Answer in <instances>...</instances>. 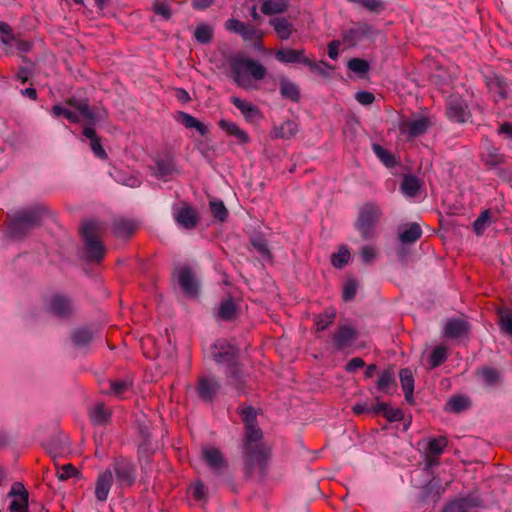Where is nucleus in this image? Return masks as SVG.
Segmentation results:
<instances>
[{
    "label": "nucleus",
    "instance_id": "obj_1",
    "mask_svg": "<svg viewBox=\"0 0 512 512\" xmlns=\"http://www.w3.org/2000/svg\"><path fill=\"white\" fill-rule=\"evenodd\" d=\"M65 103L69 107L76 109L82 115L84 120L82 135L90 140V147L94 155L101 160H106L108 154L102 147L101 139L94 128L96 123L103 119L102 115L90 107L87 98L81 99L76 96H71Z\"/></svg>",
    "mask_w": 512,
    "mask_h": 512
},
{
    "label": "nucleus",
    "instance_id": "obj_2",
    "mask_svg": "<svg viewBox=\"0 0 512 512\" xmlns=\"http://www.w3.org/2000/svg\"><path fill=\"white\" fill-rule=\"evenodd\" d=\"M48 212L43 204H35L16 212L8 225L9 235L15 239H24L32 230L42 225Z\"/></svg>",
    "mask_w": 512,
    "mask_h": 512
},
{
    "label": "nucleus",
    "instance_id": "obj_3",
    "mask_svg": "<svg viewBox=\"0 0 512 512\" xmlns=\"http://www.w3.org/2000/svg\"><path fill=\"white\" fill-rule=\"evenodd\" d=\"M230 68L233 74L234 82L242 88H248L250 86L249 75L254 80H262L267 74L266 68L258 61L235 56L230 60Z\"/></svg>",
    "mask_w": 512,
    "mask_h": 512
},
{
    "label": "nucleus",
    "instance_id": "obj_4",
    "mask_svg": "<svg viewBox=\"0 0 512 512\" xmlns=\"http://www.w3.org/2000/svg\"><path fill=\"white\" fill-rule=\"evenodd\" d=\"M104 231V224L96 220H88L81 226L80 233L84 240L87 260L89 262L99 263L105 256V246L99 240Z\"/></svg>",
    "mask_w": 512,
    "mask_h": 512
},
{
    "label": "nucleus",
    "instance_id": "obj_5",
    "mask_svg": "<svg viewBox=\"0 0 512 512\" xmlns=\"http://www.w3.org/2000/svg\"><path fill=\"white\" fill-rule=\"evenodd\" d=\"M381 216L380 207L373 202L364 203L359 207L354 227L363 240H371L375 237V230Z\"/></svg>",
    "mask_w": 512,
    "mask_h": 512
},
{
    "label": "nucleus",
    "instance_id": "obj_6",
    "mask_svg": "<svg viewBox=\"0 0 512 512\" xmlns=\"http://www.w3.org/2000/svg\"><path fill=\"white\" fill-rule=\"evenodd\" d=\"M107 469L112 470L116 485L119 488H130L137 480V466L135 462L122 454L115 456Z\"/></svg>",
    "mask_w": 512,
    "mask_h": 512
},
{
    "label": "nucleus",
    "instance_id": "obj_7",
    "mask_svg": "<svg viewBox=\"0 0 512 512\" xmlns=\"http://www.w3.org/2000/svg\"><path fill=\"white\" fill-rule=\"evenodd\" d=\"M275 58L284 64L302 63L303 65L309 67L312 71H317L323 75H325V72L322 67L332 69V66L324 60L316 63L315 61L306 57L304 49H280L276 51Z\"/></svg>",
    "mask_w": 512,
    "mask_h": 512
},
{
    "label": "nucleus",
    "instance_id": "obj_8",
    "mask_svg": "<svg viewBox=\"0 0 512 512\" xmlns=\"http://www.w3.org/2000/svg\"><path fill=\"white\" fill-rule=\"evenodd\" d=\"M210 353L218 365H224L226 368L240 360L239 347L226 339L216 340L210 347Z\"/></svg>",
    "mask_w": 512,
    "mask_h": 512
},
{
    "label": "nucleus",
    "instance_id": "obj_9",
    "mask_svg": "<svg viewBox=\"0 0 512 512\" xmlns=\"http://www.w3.org/2000/svg\"><path fill=\"white\" fill-rule=\"evenodd\" d=\"M244 457V475L246 478L252 477L255 469L260 468L263 473L268 461V451L262 445L243 446Z\"/></svg>",
    "mask_w": 512,
    "mask_h": 512
},
{
    "label": "nucleus",
    "instance_id": "obj_10",
    "mask_svg": "<svg viewBox=\"0 0 512 512\" xmlns=\"http://www.w3.org/2000/svg\"><path fill=\"white\" fill-rule=\"evenodd\" d=\"M173 277L177 279L183 293L190 298H197L200 294V281L194 269L188 265L174 269Z\"/></svg>",
    "mask_w": 512,
    "mask_h": 512
},
{
    "label": "nucleus",
    "instance_id": "obj_11",
    "mask_svg": "<svg viewBox=\"0 0 512 512\" xmlns=\"http://www.w3.org/2000/svg\"><path fill=\"white\" fill-rule=\"evenodd\" d=\"M222 385L215 376H201L195 386L197 397L204 403L212 404L218 397Z\"/></svg>",
    "mask_w": 512,
    "mask_h": 512
},
{
    "label": "nucleus",
    "instance_id": "obj_12",
    "mask_svg": "<svg viewBox=\"0 0 512 512\" xmlns=\"http://www.w3.org/2000/svg\"><path fill=\"white\" fill-rule=\"evenodd\" d=\"M202 458L217 477L224 476L228 470V462L222 452L215 447L205 446L201 450Z\"/></svg>",
    "mask_w": 512,
    "mask_h": 512
},
{
    "label": "nucleus",
    "instance_id": "obj_13",
    "mask_svg": "<svg viewBox=\"0 0 512 512\" xmlns=\"http://www.w3.org/2000/svg\"><path fill=\"white\" fill-rule=\"evenodd\" d=\"M49 311L61 319H69L76 312V305L72 298L64 294H54L50 298Z\"/></svg>",
    "mask_w": 512,
    "mask_h": 512
},
{
    "label": "nucleus",
    "instance_id": "obj_14",
    "mask_svg": "<svg viewBox=\"0 0 512 512\" xmlns=\"http://www.w3.org/2000/svg\"><path fill=\"white\" fill-rule=\"evenodd\" d=\"M446 116L456 123H464L471 116L466 101L457 95H451L446 103Z\"/></svg>",
    "mask_w": 512,
    "mask_h": 512
},
{
    "label": "nucleus",
    "instance_id": "obj_15",
    "mask_svg": "<svg viewBox=\"0 0 512 512\" xmlns=\"http://www.w3.org/2000/svg\"><path fill=\"white\" fill-rule=\"evenodd\" d=\"M342 40L349 47H355L362 39L374 36L373 26L366 22H358L353 27L343 30Z\"/></svg>",
    "mask_w": 512,
    "mask_h": 512
},
{
    "label": "nucleus",
    "instance_id": "obj_16",
    "mask_svg": "<svg viewBox=\"0 0 512 512\" xmlns=\"http://www.w3.org/2000/svg\"><path fill=\"white\" fill-rule=\"evenodd\" d=\"M358 331L347 324L339 325L338 329L331 334V342L335 351H342L351 346L358 339Z\"/></svg>",
    "mask_w": 512,
    "mask_h": 512
},
{
    "label": "nucleus",
    "instance_id": "obj_17",
    "mask_svg": "<svg viewBox=\"0 0 512 512\" xmlns=\"http://www.w3.org/2000/svg\"><path fill=\"white\" fill-rule=\"evenodd\" d=\"M227 383L232 386L238 394L247 393V380L244 371V365L239 360L235 364L226 368L225 372Z\"/></svg>",
    "mask_w": 512,
    "mask_h": 512
},
{
    "label": "nucleus",
    "instance_id": "obj_18",
    "mask_svg": "<svg viewBox=\"0 0 512 512\" xmlns=\"http://www.w3.org/2000/svg\"><path fill=\"white\" fill-rule=\"evenodd\" d=\"M8 497L13 498L9 505L10 512H29V494L21 482H14L12 484Z\"/></svg>",
    "mask_w": 512,
    "mask_h": 512
},
{
    "label": "nucleus",
    "instance_id": "obj_19",
    "mask_svg": "<svg viewBox=\"0 0 512 512\" xmlns=\"http://www.w3.org/2000/svg\"><path fill=\"white\" fill-rule=\"evenodd\" d=\"M240 315L241 307L233 297L223 299L219 304L217 312L215 313L216 319L225 322H233Z\"/></svg>",
    "mask_w": 512,
    "mask_h": 512
},
{
    "label": "nucleus",
    "instance_id": "obj_20",
    "mask_svg": "<svg viewBox=\"0 0 512 512\" xmlns=\"http://www.w3.org/2000/svg\"><path fill=\"white\" fill-rule=\"evenodd\" d=\"M430 125L431 122L428 118L420 117L415 120H407L402 122L400 125V131L402 134H406L410 138H416L425 134L428 131Z\"/></svg>",
    "mask_w": 512,
    "mask_h": 512
},
{
    "label": "nucleus",
    "instance_id": "obj_21",
    "mask_svg": "<svg viewBox=\"0 0 512 512\" xmlns=\"http://www.w3.org/2000/svg\"><path fill=\"white\" fill-rule=\"evenodd\" d=\"M113 480L111 469H106L98 475L95 482V498L99 502L107 501Z\"/></svg>",
    "mask_w": 512,
    "mask_h": 512
},
{
    "label": "nucleus",
    "instance_id": "obj_22",
    "mask_svg": "<svg viewBox=\"0 0 512 512\" xmlns=\"http://www.w3.org/2000/svg\"><path fill=\"white\" fill-rule=\"evenodd\" d=\"M470 331V324L460 318L448 319L444 327V335L450 339H458L468 335Z\"/></svg>",
    "mask_w": 512,
    "mask_h": 512
},
{
    "label": "nucleus",
    "instance_id": "obj_23",
    "mask_svg": "<svg viewBox=\"0 0 512 512\" xmlns=\"http://www.w3.org/2000/svg\"><path fill=\"white\" fill-rule=\"evenodd\" d=\"M485 83L491 92L498 95L499 99L504 100L508 97L510 84L504 76L498 74L486 75Z\"/></svg>",
    "mask_w": 512,
    "mask_h": 512
},
{
    "label": "nucleus",
    "instance_id": "obj_24",
    "mask_svg": "<svg viewBox=\"0 0 512 512\" xmlns=\"http://www.w3.org/2000/svg\"><path fill=\"white\" fill-rule=\"evenodd\" d=\"M95 331L88 326H81L73 329L70 333L72 344L79 348L85 349L93 342Z\"/></svg>",
    "mask_w": 512,
    "mask_h": 512
},
{
    "label": "nucleus",
    "instance_id": "obj_25",
    "mask_svg": "<svg viewBox=\"0 0 512 512\" xmlns=\"http://www.w3.org/2000/svg\"><path fill=\"white\" fill-rule=\"evenodd\" d=\"M279 93L283 99L293 103H299L301 101L299 85L285 76L279 77Z\"/></svg>",
    "mask_w": 512,
    "mask_h": 512
},
{
    "label": "nucleus",
    "instance_id": "obj_26",
    "mask_svg": "<svg viewBox=\"0 0 512 512\" xmlns=\"http://www.w3.org/2000/svg\"><path fill=\"white\" fill-rule=\"evenodd\" d=\"M376 388L385 394H393L396 391L397 382L393 366H389L378 374Z\"/></svg>",
    "mask_w": 512,
    "mask_h": 512
},
{
    "label": "nucleus",
    "instance_id": "obj_27",
    "mask_svg": "<svg viewBox=\"0 0 512 512\" xmlns=\"http://www.w3.org/2000/svg\"><path fill=\"white\" fill-rule=\"evenodd\" d=\"M175 220L181 227L191 230L197 226L199 217L197 211L193 207L185 205L175 214Z\"/></svg>",
    "mask_w": 512,
    "mask_h": 512
},
{
    "label": "nucleus",
    "instance_id": "obj_28",
    "mask_svg": "<svg viewBox=\"0 0 512 512\" xmlns=\"http://www.w3.org/2000/svg\"><path fill=\"white\" fill-rule=\"evenodd\" d=\"M422 228L416 223H408L399 227L398 239L402 244H412L422 236Z\"/></svg>",
    "mask_w": 512,
    "mask_h": 512
},
{
    "label": "nucleus",
    "instance_id": "obj_29",
    "mask_svg": "<svg viewBox=\"0 0 512 512\" xmlns=\"http://www.w3.org/2000/svg\"><path fill=\"white\" fill-rule=\"evenodd\" d=\"M230 101L241 111L247 121L254 122L261 117V111L256 105L246 102L236 96L231 97Z\"/></svg>",
    "mask_w": 512,
    "mask_h": 512
},
{
    "label": "nucleus",
    "instance_id": "obj_30",
    "mask_svg": "<svg viewBox=\"0 0 512 512\" xmlns=\"http://www.w3.org/2000/svg\"><path fill=\"white\" fill-rule=\"evenodd\" d=\"M176 120L181 123L185 128H194L196 129L201 136H205L208 134L209 130L207 126L199 121L197 118L193 117L192 115L179 111L176 115Z\"/></svg>",
    "mask_w": 512,
    "mask_h": 512
},
{
    "label": "nucleus",
    "instance_id": "obj_31",
    "mask_svg": "<svg viewBox=\"0 0 512 512\" xmlns=\"http://www.w3.org/2000/svg\"><path fill=\"white\" fill-rule=\"evenodd\" d=\"M481 160L488 169H495L506 161V156L499 152V149L493 145H489L486 153L482 154Z\"/></svg>",
    "mask_w": 512,
    "mask_h": 512
},
{
    "label": "nucleus",
    "instance_id": "obj_32",
    "mask_svg": "<svg viewBox=\"0 0 512 512\" xmlns=\"http://www.w3.org/2000/svg\"><path fill=\"white\" fill-rule=\"evenodd\" d=\"M153 453L154 448L150 440V434H147L145 439L139 443L137 450V459L142 469H146V465L151 463Z\"/></svg>",
    "mask_w": 512,
    "mask_h": 512
},
{
    "label": "nucleus",
    "instance_id": "obj_33",
    "mask_svg": "<svg viewBox=\"0 0 512 512\" xmlns=\"http://www.w3.org/2000/svg\"><path fill=\"white\" fill-rule=\"evenodd\" d=\"M218 126L227 134L235 137L241 144H246L250 141L249 135L235 122L221 119L218 122Z\"/></svg>",
    "mask_w": 512,
    "mask_h": 512
},
{
    "label": "nucleus",
    "instance_id": "obj_34",
    "mask_svg": "<svg viewBox=\"0 0 512 512\" xmlns=\"http://www.w3.org/2000/svg\"><path fill=\"white\" fill-rule=\"evenodd\" d=\"M277 36L281 40H287L293 32V25L284 17H275L269 20Z\"/></svg>",
    "mask_w": 512,
    "mask_h": 512
},
{
    "label": "nucleus",
    "instance_id": "obj_35",
    "mask_svg": "<svg viewBox=\"0 0 512 512\" xmlns=\"http://www.w3.org/2000/svg\"><path fill=\"white\" fill-rule=\"evenodd\" d=\"M288 7L289 0H265L261 5V12L272 16L286 12Z\"/></svg>",
    "mask_w": 512,
    "mask_h": 512
},
{
    "label": "nucleus",
    "instance_id": "obj_36",
    "mask_svg": "<svg viewBox=\"0 0 512 512\" xmlns=\"http://www.w3.org/2000/svg\"><path fill=\"white\" fill-rule=\"evenodd\" d=\"M136 230V225L132 220L119 219L113 223V231L118 238H129Z\"/></svg>",
    "mask_w": 512,
    "mask_h": 512
},
{
    "label": "nucleus",
    "instance_id": "obj_37",
    "mask_svg": "<svg viewBox=\"0 0 512 512\" xmlns=\"http://www.w3.org/2000/svg\"><path fill=\"white\" fill-rule=\"evenodd\" d=\"M471 406V400L469 397L464 395H456L451 397L447 404H446V410L452 413L459 414L467 409H469Z\"/></svg>",
    "mask_w": 512,
    "mask_h": 512
},
{
    "label": "nucleus",
    "instance_id": "obj_38",
    "mask_svg": "<svg viewBox=\"0 0 512 512\" xmlns=\"http://www.w3.org/2000/svg\"><path fill=\"white\" fill-rule=\"evenodd\" d=\"M336 318L335 308L329 307L324 310L323 313L318 314L314 318L315 326L317 331H324L330 325H332Z\"/></svg>",
    "mask_w": 512,
    "mask_h": 512
},
{
    "label": "nucleus",
    "instance_id": "obj_39",
    "mask_svg": "<svg viewBox=\"0 0 512 512\" xmlns=\"http://www.w3.org/2000/svg\"><path fill=\"white\" fill-rule=\"evenodd\" d=\"M401 191L408 197H415L421 188L419 178L414 175H405L401 182Z\"/></svg>",
    "mask_w": 512,
    "mask_h": 512
},
{
    "label": "nucleus",
    "instance_id": "obj_40",
    "mask_svg": "<svg viewBox=\"0 0 512 512\" xmlns=\"http://www.w3.org/2000/svg\"><path fill=\"white\" fill-rule=\"evenodd\" d=\"M74 110L75 111H72L70 109L63 107L60 104H56V105L52 106V108H51V115L54 117L63 116L70 123L78 124L81 122V119H83V117L76 109H74Z\"/></svg>",
    "mask_w": 512,
    "mask_h": 512
},
{
    "label": "nucleus",
    "instance_id": "obj_41",
    "mask_svg": "<svg viewBox=\"0 0 512 512\" xmlns=\"http://www.w3.org/2000/svg\"><path fill=\"white\" fill-rule=\"evenodd\" d=\"M297 131V123L293 120H286L279 127L273 129V135L276 138L290 139L295 136Z\"/></svg>",
    "mask_w": 512,
    "mask_h": 512
},
{
    "label": "nucleus",
    "instance_id": "obj_42",
    "mask_svg": "<svg viewBox=\"0 0 512 512\" xmlns=\"http://www.w3.org/2000/svg\"><path fill=\"white\" fill-rule=\"evenodd\" d=\"M111 418V412L103 403H97L90 412V419L94 425H104Z\"/></svg>",
    "mask_w": 512,
    "mask_h": 512
},
{
    "label": "nucleus",
    "instance_id": "obj_43",
    "mask_svg": "<svg viewBox=\"0 0 512 512\" xmlns=\"http://www.w3.org/2000/svg\"><path fill=\"white\" fill-rule=\"evenodd\" d=\"M238 414L240 415L245 428H252L258 425L257 411L251 405H241L238 408Z\"/></svg>",
    "mask_w": 512,
    "mask_h": 512
},
{
    "label": "nucleus",
    "instance_id": "obj_44",
    "mask_svg": "<svg viewBox=\"0 0 512 512\" xmlns=\"http://www.w3.org/2000/svg\"><path fill=\"white\" fill-rule=\"evenodd\" d=\"M194 37L198 43L203 45L208 44L213 40L214 29L212 26L201 22L196 26L194 30Z\"/></svg>",
    "mask_w": 512,
    "mask_h": 512
},
{
    "label": "nucleus",
    "instance_id": "obj_45",
    "mask_svg": "<svg viewBox=\"0 0 512 512\" xmlns=\"http://www.w3.org/2000/svg\"><path fill=\"white\" fill-rule=\"evenodd\" d=\"M210 212L216 222L223 223L229 216V211L224 202L219 199H214L209 202Z\"/></svg>",
    "mask_w": 512,
    "mask_h": 512
},
{
    "label": "nucleus",
    "instance_id": "obj_46",
    "mask_svg": "<svg viewBox=\"0 0 512 512\" xmlns=\"http://www.w3.org/2000/svg\"><path fill=\"white\" fill-rule=\"evenodd\" d=\"M156 172L155 176L158 178H165L167 176H170L174 170L175 165L174 161L170 157L161 158L156 161Z\"/></svg>",
    "mask_w": 512,
    "mask_h": 512
},
{
    "label": "nucleus",
    "instance_id": "obj_47",
    "mask_svg": "<svg viewBox=\"0 0 512 512\" xmlns=\"http://www.w3.org/2000/svg\"><path fill=\"white\" fill-rule=\"evenodd\" d=\"M447 359V348L443 345L435 347L429 357L431 369L441 366Z\"/></svg>",
    "mask_w": 512,
    "mask_h": 512
},
{
    "label": "nucleus",
    "instance_id": "obj_48",
    "mask_svg": "<svg viewBox=\"0 0 512 512\" xmlns=\"http://www.w3.org/2000/svg\"><path fill=\"white\" fill-rule=\"evenodd\" d=\"M447 444L448 440L445 436L432 438L428 442L427 451L432 456L438 457L443 454Z\"/></svg>",
    "mask_w": 512,
    "mask_h": 512
},
{
    "label": "nucleus",
    "instance_id": "obj_49",
    "mask_svg": "<svg viewBox=\"0 0 512 512\" xmlns=\"http://www.w3.org/2000/svg\"><path fill=\"white\" fill-rule=\"evenodd\" d=\"M250 244L264 258H271L268 243L262 235H254L250 237Z\"/></svg>",
    "mask_w": 512,
    "mask_h": 512
},
{
    "label": "nucleus",
    "instance_id": "obj_50",
    "mask_svg": "<svg viewBox=\"0 0 512 512\" xmlns=\"http://www.w3.org/2000/svg\"><path fill=\"white\" fill-rule=\"evenodd\" d=\"M263 437V433L261 429L257 426H253L252 428H245V440L244 446H257L262 445L260 440Z\"/></svg>",
    "mask_w": 512,
    "mask_h": 512
},
{
    "label": "nucleus",
    "instance_id": "obj_51",
    "mask_svg": "<svg viewBox=\"0 0 512 512\" xmlns=\"http://www.w3.org/2000/svg\"><path fill=\"white\" fill-rule=\"evenodd\" d=\"M348 69L352 72L358 74L360 77L365 75L369 69L370 65L367 60L362 58H352L348 61Z\"/></svg>",
    "mask_w": 512,
    "mask_h": 512
},
{
    "label": "nucleus",
    "instance_id": "obj_52",
    "mask_svg": "<svg viewBox=\"0 0 512 512\" xmlns=\"http://www.w3.org/2000/svg\"><path fill=\"white\" fill-rule=\"evenodd\" d=\"M373 151L376 156L387 166L393 167L396 163L394 155L379 144H373Z\"/></svg>",
    "mask_w": 512,
    "mask_h": 512
},
{
    "label": "nucleus",
    "instance_id": "obj_53",
    "mask_svg": "<svg viewBox=\"0 0 512 512\" xmlns=\"http://www.w3.org/2000/svg\"><path fill=\"white\" fill-rule=\"evenodd\" d=\"M443 491L444 489L442 488L440 481L436 479H432L424 486L425 497L434 500L438 499Z\"/></svg>",
    "mask_w": 512,
    "mask_h": 512
},
{
    "label": "nucleus",
    "instance_id": "obj_54",
    "mask_svg": "<svg viewBox=\"0 0 512 512\" xmlns=\"http://www.w3.org/2000/svg\"><path fill=\"white\" fill-rule=\"evenodd\" d=\"M358 281L356 279H348L343 286L342 299L345 302L352 301L357 294Z\"/></svg>",
    "mask_w": 512,
    "mask_h": 512
},
{
    "label": "nucleus",
    "instance_id": "obj_55",
    "mask_svg": "<svg viewBox=\"0 0 512 512\" xmlns=\"http://www.w3.org/2000/svg\"><path fill=\"white\" fill-rule=\"evenodd\" d=\"M498 316L501 330L509 335H512V311L499 310Z\"/></svg>",
    "mask_w": 512,
    "mask_h": 512
},
{
    "label": "nucleus",
    "instance_id": "obj_56",
    "mask_svg": "<svg viewBox=\"0 0 512 512\" xmlns=\"http://www.w3.org/2000/svg\"><path fill=\"white\" fill-rule=\"evenodd\" d=\"M350 259V252L346 248L340 249L337 253H334L331 258L332 265L335 268L341 269L348 264Z\"/></svg>",
    "mask_w": 512,
    "mask_h": 512
},
{
    "label": "nucleus",
    "instance_id": "obj_57",
    "mask_svg": "<svg viewBox=\"0 0 512 512\" xmlns=\"http://www.w3.org/2000/svg\"><path fill=\"white\" fill-rule=\"evenodd\" d=\"M364 7L370 12L379 13L384 10V3L381 0H347Z\"/></svg>",
    "mask_w": 512,
    "mask_h": 512
},
{
    "label": "nucleus",
    "instance_id": "obj_58",
    "mask_svg": "<svg viewBox=\"0 0 512 512\" xmlns=\"http://www.w3.org/2000/svg\"><path fill=\"white\" fill-rule=\"evenodd\" d=\"M400 384L403 390L414 389V376L410 368H402L399 371Z\"/></svg>",
    "mask_w": 512,
    "mask_h": 512
},
{
    "label": "nucleus",
    "instance_id": "obj_59",
    "mask_svg": "<svg viewBox=\"0 0 512 512\" xmlns=\"http://www.w3.org/2000/svg\"><path fill=\"white\" fill-rule=\"evenodd\" d=\"M481 375H482L483 381L488 386H494L500 380V374L494 368H490V367L483 368L481 371Z\"/></svg>",
    "mask_w": 512,
    "mask_h": 512
},
{
    "label": "nucleus",
    "instance_id": "obj_60",
    "mask_svg": "<svg viewBox=\"0 0 512 512\" xmlns=\"http://www.w3.org/2000/svg\"><path fill=\"white\" fill-rule=\"evenodd\" d=\"M131 386L132 382L128 379L114 380L110 383L111 391L116 396L123 395Z\"/></svg>",
    "mask_w": 512,
    "mask_h": 512
},
{
    "label": "nucleus",
    "instance_id": "obj_61",
    "mask_svg": "<svg viewBox=\"0 0 512 512\" xmlns=\"http://www.w3.org/2000/svg\"><path fill=\"white\" fill-rule=\"evenodd\" d=\"M490 210L483 211L473 223V230L475 234L481 235L490 219Z\"/></svg>",
    "mask_w": 512,
    "mask_h": 512
},
{
    "label": "nucleus",
    "instance_id": "obj_62",
    "mask_svg": "<svg viewBox=\"0 0 512 512\" xmlns=\"http://www.w3.org/2000/svg\"><path fill=\"white\" fill-rule=\"evenodd\" d=\"M80 472L72 464H65L57 472V477L60 481H65L73 476L78 477Z\"/></svg>",
    "mask_w": 512,
    "mask_h": 512
},
{
    "label": "nucleus",
    "instance_id": "obj_63",
    "mask_svg": "<svg viewBox=\"0 0 512 512\" xmlns=\"http://www.w3.org/2000/svg\"><path fill=\"white\" fill-rule=\"evenodd\" d=\"M0 34L4 44L10 45L15 40L11 26L5 22H0Z\"/></svg>",
    "mask_w": 512,
    "mask_h": 512
},
{
    "label": "nucleus",
    "instance_id": "obj_64",
    "mask_svg": "<svg viewBox=\"0 0 512 512\" xmlns=\"http://www.w3.org/2000/svg\"><path fill=\"white\" fill-rule=\"evenodd\" d=\"M153 11L162 16L165 20H169L172 16L171 8L166 2L156 1L153 4Z\"/></svg>",
    "mask_w": 512,
    "mask_h": 512
}]
</instances>
